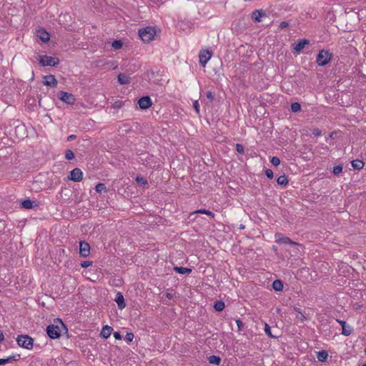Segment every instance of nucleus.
Instances as JSON below:
<instances>
[{"mask_svg":"<svg viewBox=\"0 0 366 366\" xmlns=\"http://www.w3.org/2000/svg\"><path fill=\"white\" fill-rule=\"evenodd\" d=\"M67 178L73 182H81L83 179V172L79 168H74L69 172Z\"/></svg>","mask_w":366,"mask_h":366,"instance_id":"7","label":"nucleus"},{"mask_svg":"<svg viewBox=\"0 0 366 366\" xmlns=\"http://www.w3.org/2000/svg\"><path fill=\"white\" fill-rule=\"evenodd\" d=\"M266 16L267 14L263 9H256L252 13L251 18L254 22H261L262 17H265Z\"/></svg>","mask_w":366,"mask_h":366,"instance_id":"14","label":"nucleus"},{"mask_svg":"<svg viewBox=\"0 0 366 366\" xmlns=\"http://www.w3.org/2000/svg\"><path fill=\"white\" fill-rule=\"evenodd\" d=\"M362 366H366V364H363Z\"/></svg>","mask_w":366,"mask_h":366,"instance_id":"57","label":"nucleus"},{"mask_svg":"<svg viewBox=\"0 0 366 366\" xmlns=\"http://www.w3.org/2000/svg\"><path fill=\"white\" fill-rule=\"evenodd\" d=\"M17 344L25 349L31 350L33 347L34 340L29 335H20L16 338Z\"/></svg>","mask_w":366,"mask_h":366,"instance_id":"3","label":"nucleus"},{"mask_svg":"<svg viewBox=\"0 0 366 366\" xmlns=\"http://www.w3.org/2000/svg\"><path fill=\"white\" fill-rule=\"evenodd\" d=\"M4 340V336L3 332L0 330V342H2Z\"/></svg>","mask_w":366,"mask_h":366,"instance_id":"53","label":"nucleus"},{"mask_svg":"<svg viewBox=\"0 0 366 366\" xmlns=\"http://www.w3.org/2000/svg\"><path fill=\"white\" fill-rule=\"evenodd\" d=\"M44 85L55 88L57 86L58 82L55 76L52 74L46 75L44 77Z\"/></svg>","mask_w":366,"mask_h":366,"instance_id":"16","label":"nucleus"},{"mask_svg":"<svg viewBox=\"0 0 366 366\" xmlns=\"http://www.w3.org/2000/svg\"><path fill=\"white\" fill-rule=\"evenodd\" d=\"M194 213L205 214L209 216L211 218H214V217H215V214L214 213H213L212 212H211V211H209L208 209H197L195 212H194Z\"/></svg>","mask_w":366,"mask_h":366,"instance_id":"29","label":"nucleus"},{"mask_svg":"<svg viewBox=\"0 0 366 366\" xmlns=\"http://www.w3.org/2000/svg\"><path fill=\"white\" fill-rule=\"evenodd\" d=\"M174 271L181 274H189L192 272V269L183 267L175 266L173 268Z\"/></svg>","mask_w":366,"mask_h":366,"instance_id":"21","label":"nucleus"},{"mask_svg":"<svg viewBox=\"0 0 366 366\" xmlns=\"http://www.w3.org/2000/svg\"><path fill=\"white\" fill-rule=\"evenodd\" d=\"M236 324L237 325L238 331L240 332V331L243 330L244 324L240 319L236 320Z\"/></svg>","mask_w":366,"mask_h":366,"instance_id":"42","label":"nucleus"},{"mask_svg":"<svg viewBox=\"0 0 366 366\" xmlns=\"http://www.w3.org/2000/svg\"><path fill=\"white\" fill-rule=\"evenodd\" d=\"M294 310L297 312H298L299 314H302V310L299 307H294Z\"/></svg>","mask_w":366,"mask_h":366,"instance_id":"52","label":"nucleus"},{"mask_svg":"<svg viewBox=\"0 0 366 366\" xmlns=\"http://www.w3.org/2000/svg\"><path fill=\"white\" fill-rule=\"evenodd\" d=\"M277 182L280 186H282V187L287 186L288 184L287 177L285 174L278 177V178L277 179Z\"/></svg>","mask_w":366,"mask_h":366,"instance_id":"27","label":"nucleus"},{"mask_svg":"<svg viewBox=\"0 0 366 366\" xmlns=\"http://www.w3.org/2000/svg\"><path fill=\"white\" fill-rule=\"evenodd\" d=\"M60 322H61V327H63L64 329H65L66 330V327L64 325V324L61 320H60Z\"/></svg>","mask_w":366,"mask_h":366,"instance_id":"55","label":"nucleus"},{"mask_svg":"<svg viewBox=\"0 0 366 366\" xmlns=\"http://www.w3.org/2000/svg\"><path fill=\"white\" fill-rule=\"evenodd\" d=\"M154 155L149 153H142L139 156V162L147 167H152V164L154 163Z\"/></svg>","mask_w":366,"mask_h":366,"instance_id":"8","label":"nucleus"},{"mask_svg":"<svg viewBox=\"0 0 366 366\" xmlns=\"http://www.w3.org/2000/svg\"><path fill=\"white\" fill-rule=\"evenodd\" d=\"M289 26V23L287 21H282L280 24V29H285Z\"/></svg>","mask_w":366,"mask_h":366,"instance_id":"46","label":"nucleus"},{"mask_svg":"<svg viewBox=\"0 0 366 366\" xmlns=\"http://www.w3.org/2000/svg\"><path fill=\"white\" fill-rule=\"evenodd\" d=\"M276 240L275 242L280 244H291V245H297L298 244L294 241H292L288 237H285L282 234H277L275 235Z\"/></svg>","mask_w":366,"mask_h":366,"instance_id":"9","label":"nucleus"},{"mask_svg":"<svg viewBox=\"0 0 366 366\" xmlns=\"http://www.w3.org/2000/svg\"><path fill=\"white\" fill-rule=\"evenodd\" d=\"M207 98L210 101L212 102L214 99V94L211 91H208L206 94Z\"/></svg>","mask_w":366,"mask_h":366,"instance_id":"45","label":"nucleus"},{"mask_svg":"<svg viewBox=\"0 0 366 366\" xmlns=\"http://www.w3.org/2000/svg\"><path fill=\"white\" fill-rule=\"evenodd\" d=\"M164 296L168 298L169 300H172L174 297V295L170 292L165 293Z\"/></svg>","mask_w":366,"mask_h":366,"instance_id":"49","label":"nucleus"},{"mask_svg":"<svg viewBox=\"0 0 366 366\" xmlns=\"http://www.w3.org/2000/svg\"><path fill=\"white\" fill-rule=\"evenodd\" d=\"M76 135H74V134H71V135L68 136V137H67V141H69V142L73 141L74 139H76Z\"/></svg>","mask_w":366,"mask_h":366,"instance_id":"50","label":"nucleus"},{"mask_svg":"<svg viewBox=\"0 0 366 366\" xmlns=\"http://www.w3.org/2000/svg\"><path fill=\"white\" fill-rule=\"evenodd\" d=\"M37 36L44 43L48 42L50 39V34L44 29L37 30Z\"/></svg>","mask_w":366,"mask_h":366,"instance_id":"18","label":"nucleus"},{"mask_svg":"<svg viewBox=\"0 0 366 366\" xmlns=\"http://www.w3.org/2000/svg\"><path fill=\"white\" fill-rule=\"evenodd\" d=\"M113 335H114V338L116 340H122V335H121V333L119 332H114L113 333Z\"/></svg>","mask_w":366,"mask_h":366,"instance_id":"47","label":"nucleus"},{"mask_svg":"<svg viewBox=\"0 0 366 366\" xmlns=\"http://www.w3.org/2000/svg\"><path fill=\"white\" fill-rule=\"evenodd\" d=\"M135 179L139 184H141L142 185H144V186L148 185V182L144 177L138 175V176H137Z\"/></svg>","mask_w":366,"mask_h":366,"instance_id":"34","label":"nucleus"},{"mask_svg":"<svg viewBox=\"0 0 366 366\" xmlns=\"http://www.w3.org/2000/svg\"><path fill=\"white\" fill-rule=\"evenodd\" d=\"M236 151L239 153V154H243L244 152V147L242 144H236Z\"/></svg>","mask_w":366,"mask_h":366,"instance_id":"40","label":"nucleus"},{"mask_svg":"<svg viewBox=\"0 0 366 366\" xmlns=\"http://www.w3.org/2000/svg\"><path fill=\"white\" fill-rule=\"evenodd\" d=\"M93 262L92 261H83L81 263V266L83 268H87L89 266L92 265Z\"/></svg>","mask_w":366,"mask_h":366,"instance_id":"44","label":"nucleus"},{"mask_svg":"<svg viewBox=\"0 0 366 366\" xmlns=\"http://www.w3.org/2000/svg\"><path fill=\"white\" fill-rule=\"evenodd\" d=\"M16 357L15 356H9L6 358H0V365H5L6 363H9L11 361H16Z\"/></svg>","mask_w":366,"mask_h":366,"instance_id":"31","label":"nucleus"},{"mask_svg":"<svg viewBox=\"0 0 366 366\" xmlns=\"http://www.w3.org/2000/svg\"><path fill=\"white\" fill-rule=\"evenodd\" d=\"M46 334L51 339H57L61 335V329L58 325H49L46 327Z\"/></svg>","mask_w":366,"mask_h":366,"instance_id":"5","label":"nucleus"},{"mask_svg":"<svg viewBox=\"0 0 366 366\" xmlns=\"http://www.w3.org/2000/svg\"><path fill=\"white\" fill-rule=\"evenodd\" d=\"M156 34V29L152 26H147L139 30V36L144 42L151 41Z\"/></svg>","mask_w":366,"mask_h":366,"instance_id":"1","label":"nucleus"},{"mask_svg":"<svg viewBox=\"0 0 366 366\" xmlns=\"http://www.w3.org/2000/svg\"><path fill=\"white\" fill-rule=\"evenodd\" d=\"M113 331V328L109 325H104L101 331V337L104 339H108L112 332Z\"/></svg>","mask_w":366,"mask_h":366,"instance_id":"19","label":"nucleus"},{"mask_svg":"<svg viewBox=\"0 0 366 366\" xmlns=\"http://www.w3.org/2000/svg\"><path fill=\"white\" fill-rule=\"evenodd\" d=\"M337 322L342 326V334L345 336L350 335L353 332V328L348 325L345 321L337 320Z\"/></svg>","mask_w":366,"mask_h":366,"instance_id":"15","label":"nucleus"},{"mask_svg":"<svg viewBox=\"0 0 366 366\" xmlns=\"http://www.w3.org/2000/svg\"><path fill=\"white\" fill-rule=\"evenodd\" d=\"M112 46L116 50L120 49L123 46V42L121 40H114Z\"/></svg>","mask_w":366,"mask_h":366,"instance_id":"33","label":"nucleus"},{"mask_svg":"<svg viewBox=\"0 0 366 366\" xmlns=\"http://www.w3.org/2000/svg\"><path fill=\"white\" fill-rule=\"evenodd\" d=\"M352 166L354 169L360 170L363 168L365 163L360 159H355L351 162Z\"/></svg>","mask_w":366,"mask_h":366,"instance_id":"24","label":"nucleus"},{"mask_svg":"<svg viewBox=\"0 0 366 366\" xmlns=\"http://www.w3.org/2000/svg\"><path fill=\"white\" fill-rule=\"evenodd\" d=\"M212 57V51L209 50L201 51L199 55V63L202 66H205L207 63Z\"/></svg>","mask_w":366,"mask_h":366,"instance_id":"10","label":"nucleus"},{"mask_svg":"<svg viewBox=\"0 0 366 366\" xmlns=\"http://www.w3.org/2000/svg\"><path fill=\"white\" fill-rule=\"evenodd\" d=\"M39 64L44 66H56L59 64V59L47 55L39 56Z\"/></svg>","mask_w":366,"mask_h":366,"instance_id":"4","label":"nucleus"},{"mask_svg":"<svg viewBox=\"0 0 366 366\" xmlns=\"http://www.w3.org/2000/svg\"><path fill=\"white\" fill-rule=\"evenodd\" d=\"M310 44V41L307 39H299L296 43L292 44L293 49L297 52L300 53L302 50L307 46Z\"/></svg>","mask_w":366,"mask_h":366,"instance_id":"12","label":"nucleus"},{"mask_svg":"<svg viewBox=\"0 0 366 366\" xmlns=\"http://www.w3.org/2000/svg\"><path fill=\"white\" fill-rule=\"evenodd\" d=\"M122 102L117 101L114 103V107L117 108H120L122 107Z\"/></svg>","mask_w":366,"mask_h":366,"instance_id":"51","label":"nucleus"},{"mask_svg":"<svg viewBox=\"0 0 366 366\" xmlns=\"http://www.w3.org/2000/svg\"><path fill=\"white\" fill-rule=\"evenodd\" d=\"M74 158V153L70 150L67 149L65 152V159L67 160H71Z\"/></svg>","mask_w":366,"mask_h":366,"instance_id":"35","label":"nucleus"},{"mask_svg":"<svg viewBox=\"0 0 366 366\" xmlns=\"http://www.w3.org/2000/svg\"><path fill=\"white\" fill-rule=\"evenodd\" d=\"M58 98L68 104H74L76 102L74 96L66 92L60 91L57 94Z\"/></svg>","mask_w":366,"mask_h":366,"instance_id":"6","label":"nucleus"},{"mask_svg":"<svg viewBox=\"0 0 366 366\" xmlns=\"http://www.w3.org/2000/svg\"><path fill=\"white\" fill-rule=\"evenodd\" d=\"M264 332L269 337H275V336H274L271 332V328L269 325L267 323L264 324Z\"/></svg>","mask_w":366,"mask_h":366,"instance_id":"38","label":"nucleus"},{"mask_svg":"<svg viewBox=\"0 0 366 366\" xmlns=\"http://www.w3.org/2000/svg\"><path fill=\"white\" fill-rule=\"evenodd\" d=\"M365 353L366 354V348L365 349Z\"/></svg>","mask_w":366,"mask_h":366,"instance_id":"58","label":"nucleus"},{"mask_svg":"<svg viewBox=\"0 0 366 366\" xmlns=\"http://www.w3.org/2000/svg\"><path fill=\"white\" fill-rule=\"evenodd\" d=\"M265 175L269 179H272L274 177V174L272 169H267L265 170Z\"/></svg>","mask_w":366,"mask_h":366,"instance_id":"43","label":"nucleus"},{"mask_svg":"<svg viewBox=\"0 0 366 366\" xmlns=\"http://www.w3.org/2000/svg\"><path fill=\"white\" fill-rule=\"evenodd\" d=\"M332 57L333 54L330 51L322 49L317 54L316 62L318 66H324L331 61Z\"/></svg>","mask_w":366,"mask_h":366,"instance_id":"2","label":"nucleus"},{"mask_svg":"<svg viewBox=\"0 0 366 366\" xmlns=\"http://www.w3.org/2000/svg\"><path fill=\"white\" fill-rule=\"evenodd\" d=\"M291 111L294 113H297L301 110V104L298 102H293L290 106Z\"/></svg>","mask_w":366,"mask_h":366,"instance_id":"32","label":"nucleus"},{"mask_svg":"<svg viewBox=\"0 0 366 366\" xmlns=\"http://www.w3.org/2000/svg\"><path fill=\"white\" fill-rule=\"evenodd\" d=\"M95 190L98 193L107 192V189L104 183L99 182L95 187Z\"/></svg>","mask_w":366,"mask_h":366,"instance_id":"30","label":"nucleus"},{"mask_svg":"<svg viewBox=\"0 0 366 366\" xmlns=\"http://www.w3.org/2000/svg\"><path fill=\"white\" fill-rule=\"evenodd\" d=\"M300 319L302 320V321H304L306 317H305L304 314L302 312V314H300Z\"/></svg>","mask_w":366,"mask_h":366,"instance_id":"54","label":"nucleus"},{"mask_svg":"<svg viewBox=\"0 0 366 366\" xmlns=\"http://www.w3.org/2000/svg\"><path fill=\"white\" fill-rule=\"evenodd\" d=\"M272 289L276 292H281L283 290V282L280 280H275L272 282Z\"/></svg>","mask_w":366,"mask_h":366,"instance_id":"23","label":"nucleus"},{"mask_svg":"<svg viewBox=\"0 0 366 366\" xmlns=\"http://www.w3.org/2000/svg\"><path fill=\"white\" fill-rule=\"evenodd\" d=\"M138 104L141 109H147L152 106V102L149 96H144L138 100Z\"/></svg>","mask_w":366,"mask_h":366,"instance_id":"13","label":"nucleus"},{"mask_svg":"<svg viewBox=\"0 0 366 366\" xmlns=\"http://www.w3.org/2000/svg\"><path fill=\"white\" fill-rule=\"evenodd\" d=\"M317 357L320 362H324L328 357V353L326 350H321L317 352Z\"/></svg>","mask_w":366,"mask_h":366,"instance_id":"26","label":"nucleus"},{"mask_svg":"<svg viewBox=\"0 0 366 366\" xmlns=\"http://www.w3.org/2000/svg\"><path fill=\"white\" fill-rule=\"evenodd\" d=\"M270 162L273 166L277 167L280 164V159L277 157H272L270 159Z\"/></svg>","mask_w":366,"mask_h":366,"instance_id":"37","label":"nucleus"},{"mask_svg":"<svg viewBox=\"0 0 366 366\" xmlns=\"http://www.w3.org/2000/svg\"><path fill=\"white\" fill-rule=\"evenodd\" d=\"M21 208H23V209H32L35 207H37L38 204L36 203V202L31 201L28 199L23 200L21 203Z\"/></svg>","mask_w":366,"mask_h":366,"instance_id":"20","label":"nucleus"},{"mask_svg":"<svg viewBox=\"0 0 366 366\" xmlns=\"http://www.w3.org/2000/svg\"><path fill=\"white\" fill-rule=\"evenodd\" d=\"M114 301L117 302L118 308L119 310H123L126 307V302L122 292H119L116 295V297L114 299Z\"/></svg>","mask_w":366,"mask_h":366,"instance_id":"17","label":"nucleus"},{"mask_svg":"<svg viewBox=\"0 0 366 366\" xmlns=\"http://www.w3.org/2000/svg\"><path fill=\"white\" fill-rule=\"evenodd\" d=\"M90 254V245L85 241L79 242V254L83 257H86Z\"/></svg>","mask_w":366,"mask_h":366,"instance_id":"11","label":"nucleus"},{"mask_svg":"<svg viewBox=\"0 0 366 366\" xmlns=\"http://www.w3.org/2000/svg\"><path fill=\"white\" fill-rule=\"evenodd\" d=\"M208 361L210 364L219 365L221 362V358L219 356L211 355L208 357Z\"/></svg>","mask_w":366,"mask_h":366,"instance_id":"28","label":"nucleus"},{"mask_svg":"<svg viewBox=\"0 0 366 366\" xmlns=\"http://www.w3.org/2000/svg\"><path fill=\"white\" fill-rule=\"evenodd\" d=\"M312 134L315 136H320L322 134V132L319 129H315L312 131Z\"/></svg>","mask_w":366,"mask_h":366,"instance_id":"48","label":"nucleus"},{"mask_svg":"<svg viewBox=\"0 0 366 366\" xmlns=\"http://www.w3.org/2000/svg\"><path fill=\"white\" fill-rule=\"evenodd\" d=\"M213 307L216 311L222 312L225 307V304L222 300H217L214 302Z\"/></svg>","mask_w":366,"mask_h":366,"instance_id":"25","label":"nucleus"},{"mask_svg":"<svg viewBox=\"0 0 366 366\" xmlns=\"http://www.w3.org/2000/svg\"><path fill=\"white\" fill-rule=\"evenodd\" d=\"M134 337V334L132 332H127V334L125 335V337H124V340L127 342H132Z\"/></svg>","mask_w":366,"mask_h":366,"instance_id":"39","label":"nucleus"},{"mask_svg":"<svg viewBox=\"0 0 366 366\" xmlns=\"http://www.w3.org/2000/svg\"><path fill=\"white\" fill-rule=\"evenodd\" d=\"M244 228H245V227H244V224H241L239 225V229H244Z\"/></svg>","mask_w":366,"mask_h":366,"instance_id":"56","label":"nucleus"},{"mask_svg":"<svg viewBox=\"0 0 366 366\" xmlns=\"http://www.w3.org/2000/svg\"><path fill=\"white\" fill-rule=\"evenodd\" d=\"M118 82L120 84H127L130 83L131 78L125 74H119L117 76Z\"/></svg>","mask_w":366,"mask_h":366,"instance_id":"22","label":"nucleus"},{"mask_svg":"<svg viewBox=\"0 0 366 366\" xmlns=\"http://www.w3.org/2000/svg\"><path fill=\"white\" fill-rule=\"evenodd\" d=\"M342 165H337L333 167L332 173L335 175H339L342 172Z\"/></svg>","mask_w":366,"mask_h":366,"instance_id":"36","label":"nucleus"},{"mask_svg":"<svg viewBox=\"0 0 366 366\" xmlns=\"http://www.w3.org/2000/svg\"><path fill=\"white\" fill-rule=\"evenodd\" d=\"M193 108H194V111L196 112V113L197 114H199L200 112V109H199V104L198 100H196L193 102Z\"/></svg>","mask_w":366,"mask_h":366,"instance_id":"41","label":"nucleus"}]
</instances>
